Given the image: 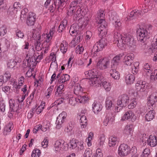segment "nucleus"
Here are the masks:
<instances>
[{
	"mask_svg": "<svg viewBox=\"0 0 157 157\" xmlns=\"http://www.w3.org/2000/svg\"><path fill=\"white\" fill-rule=\"evenodd\" d=\"M17 62L13 59L8 60L7 62V66L10 68H13L17 65Z\"/></svg>",
	"mask_w": 157,
	"mask_h": 157,
	"instance_id": "obj_43",
	"label": "nucleus"
},
{
	"mask_svg": "<svg viewBox=\"0 0 157 157\" xmlns=\"http://www.w3.org/2000/svg\"><path fill=\"white\" fill-rule=\"evenodd\" d=\"M118 154L121 156L127 155L130 152V148L128 146L125 144H121L118 148Z\"/></svg>",
	"mask_w": 157,
	"mask_h": 157,
	"instance_id": "obj_10",
	"label": "nucleus"
},
{
	"mask_svg": "<svg viewBox=\"0 0 157 157\" xmlns=\"http://www.w3.org/2000/svg\"><path fill=\"white\" fill-rule=\"evenodd\" d=\"M105 13L103 9H99L97 12L95 16V19L97 22H101V21H105L104 19Z\"/></svg>",
	"mask_w": 157,
	"mask_h": 157,
	"instance_id": "obj_17",
	"label": "nucleus"
},
{
	"mask_svg": "<svg viewBox=\"0 0 157 157\" xmlns=\"http://www.w3.org/2000/svg\"><path fill=\"white\" fill-rule=\"evenodd\" d=\"M146 82L145 81H139L136 83L135 86L137 91L138 92H143L146 90Z\"/></svg>",
	"mask_w": 157,
	"mask_h": 157,
	"instance_id": "obj_16",
	"label": "nucleus"
},
{
	"mask_svg": "<svg viewBox=\"0 0 157 157\" xmlns=\"http://www.w3.org/2000/svg\"><path fill=\"white\" fill-rule=\"evenodd\" d=\"M144 71L147 73H151L152 72V70L151 69V67L150 65L148 63H146L144 66Z\"/></svg>",
	"mask_w": 157,
	"mask_h": 157,
	"instance_id": "obj_57",
	"label": "nucleus"
},
{
	"mask_svg": "<svg viewBox=\"0 0 157 157\" xmlns=\"http://www.w3.org/2000/svg\"><path fill=\"white\" fill-rule=\"evenodd\" d=\"M143 152L146 156H148L150 153V150L148 148H146L144 149Z\"/></svg>",
	"mask_w": 157,
	"mask_h": 157,
	"instance_id": "obj_64",
	"label": "nucleus"
},
{
	"mask_svg": "<svg viewBox=\"0 0 157 157\" xmlns=\"http://www.w3.org/2000/svg\"><path fill=\"white\" fill-rule=\"evenodd\" d=\"M36 40H37L35 43V49L36 51H39L41 50V43H40L41 37L40 35L38 34L37 36H36Z\"/></svg>",
	"mask_w": 157,
	"mask_h": 157,
	"instance_id": "obj_32",
	"label": "nucleus"
},
{
	"mask_svg": "<svg viewBox=\"0 0 157 157\" xmlns=\"http://www.w3.org/2000/svg\"><path fill=\"white\" fill-rule=\"evenodd\" d=\"M121 57L120 56H116L114 57L111 61V68L117 69V66L119 63Z\"/></svg>",
	"mask_w": 157,
	"mask_h": 157,
	"instance_id": "obj_19",
	"label": "nucleus"
},
{
	"mask_svg": "<svg viewBox=\"0 0 157 157\" xmlns=\"http://www.w3.org/2000/svg\"><path fill=\"white\" fill-rule=\"evenodd\" d=\"M91 83L93 86H96L98 84H101V83L99 77H97L96 75H94L93 77L91 78Z\"/></svg>",
	"mask_w": 157,
	"mask_h": 157,
	"instance_id": "obj_34",
	"label": "nucleus"
},
{
	"mask_svg": "<svg viewBox=\"0 0 157 157\" xmlns=\"http://www.w3.org/2000/svg\"><path fill=\"white\" fill-rule=\"evenodd\" d=\"M16 36L18 37L21 38H22L24 36V33L19 30H17L16 31Z\"/></svg>",
	"mask_w": 157,
	"mask_h": 157,
	"instance_id": "obj_60",
	"label": "nucleus"
},
{
	"mask_svg": "<svg viewBox=\"0 0 157 157\" xmlns=\"http://www.w3.org/2000/svg\"><path fill=\"white\" fill-rule=\"evenodd\" d=\"M68 47V43L63 41L61 44L60 50L63 54H64L66 52Z\"/></svg>",
	"mask_w": 157,
	"mask_h": 157,
	"instance_id": "obj_36",
	"label": "nucleus"
},
{
	"mask_svg": "<svg viewBox=\"0 0 157 157\" xmlns=\"http://www.w3.org/2000/svg\"><path fill=\"white\" fill-rule=\"evenodd\" d=\"M64 86L63 84H61L59 86L57 89V90L55 92V95L58 96L59 95L61 94L64 90Z\"/></svg>",
	"mask_w": 157,
	"mask_h": 157,
	"instance_id": "obj_44",
	"label": "nucleus"
},
{
	"mask_svg": "<svg viewBox=\"0 0 157 157\" xmlns=\"http://www.w3.org/2000/svg\"><path fill=\"white\" fill-rule=\"evenodd\" d=\"M77 142L75 140H70L68 146L71 149L75 148L77 146Z\"/></svg>",
	"mask_w": 157,
	"mask_h": 157,
	"instance_id": "obj_48",
	"label": "nucleus"
},
{
	"mask_svg": "<svg viewBox=\"0 0 157 157\" xmlns=\"http://www.w3.org/2000/svg\"><path fill=\"white\" fill-rule=\"evenodd\" d=\"M64 0H56L54 1V4L50 6L48 10L52 13H53L56 7L58 6V10L59 12L61 11L64 7Z\"/></svg>",
	"mask_w": 157,
	"mask_h": 157,
	"instance_id": "obj_3",
	"label": "nucleus"
},
{
	"mask_svg": "<svg viewBox=\"0 0 157 157\" xmlns=\"http://www.w3.org/2000/svg\"><path fill=\"white\" fill-rule=\"evenodd\" d=\"M137 104V102L135 98H133L130 100V103L128 105V108L129 109H132L134 108Z\"/></svg>",
	"mask_w": 157,
	"mask_h": 157,
	"instance_id": "obj_45",
	"label": "nucleus"
},
{
	"mask_svg": "<svg viewBox=\"0 0 157 157\" xmlns=\"http://www.w3.org/2000/svg\"><path fill=\"white\" fill-rule=\"evenodd\" d=\"M10 111L11 112L16 111L17 107L15 106V102L14 101L10 99L9 101Z\"/></svg>",
	"mask_w": 157,
	"mask_h": 157,
	"instance_id": "obj_37",
	"label": "nucleus"
},
{
	"mask_svg": "<svg viewBox=\"0 0 157 157\" xmlns=\"http://www.w3.org/2000/svg\"><path fill=\"white\" fill-rule=\"evenodd\" d=\"M50 58L52 61V62L51 63L50 66V67H52V64L53 63L55 64V62L56 61V55L53 53H51L50 56Z\"/></svg>",
	"mask_w": 157,
	"mask_h": 157,
	"instance_id": "obj_56",
	"label": "nucleus"
},
{
	"mask_svg": "<svg viewBox=\"0 0 157 157\" xmlns=\"http://www.w3.org/2000/svg\"><path fill=\"white\" fill-rule=\"evenodd\" d=\"M157 52V34L154 37L151 42V45L148 48L147 52L149 54Z\"/></svg>",
	"mask_w": 157,
	"mask_h": 157,
	"instance_id": "obj_12",
	"label": "nucleus"
},
{
	"mask_svg": "<svg viewBox=\"0 0 157 157\" xmlns=\"http://www.w3.org/2000/svg\"><path fill=\"white\" fill-rule=\"evenodd\" d=\"M74 36H75V37L73 39L74 40H75V42H76L77 44L80 41V40L82 38V34L79 33L77 34H75V35Z\"/></svg>",
	"mask_w": 157,
	"mask_h": 157,
	"instance_id": "obj_53",
	"label": "nucleus"
},
{
	"mask_svg": "<svg viewBox=\"0 0 157 157\" xmlns=\"http://www.w3.org/2000/svg\"><path fill=\"white\" fill-rule=\"evenodd\" d=\"M135 76L131 74L127 75L125 77V82L127 85H131L132 84L134 81Z\"/></svg>",
	"mask_w": 157,
	"mask_h": 157,
	"instance_id": "obj_24",
	"label": "nucleus"
},
{
	"mask_svg": "<svg viewBox=\"0 0 157 157\" xmlns=\"http://www.w3.org/2000/svg\"><path fill=\"white\" fill-rule=\"evenodd\" d=\"M117 69H112L110 71V75L112 78L115 79H118L120 77V75L118 72L116 71Z\"/></svg>",
	"mask_w": 157,
	"mask_h": 157,
	"instance_id": "obj_28",
	"label": "nucleus"
},
{
	"mask_svg": "<svg viewBox=\"0 0 157 157\" xmlns=\"http://www.w3.org/2000/svg\"><path fill=\"white\" fill-rule=\"evenodd\" d=\"M150 73V81L152 82H154L157 80V70H155L153 71H152V72Z\"/></svg>",
	"mask_w": 157,
	"mask_h": 157,
	"instance_id": "obj_39",
	"label": "nucleus"
},
{
	"mask_svg": "<svg viewBox=\"0 0 157 157\" xmlns=\"http://www.w3.org/2000/svg\"><path fill=\"white\" fill-rule=\"evenodd\" d=\"M101 86H103L105 90L107 91H109L111 88L110 84L106 81L102 82L101 83Z\"/></svg>",
	"mask_w": 157,
	"mask_h": 157,
	"instance_id": "obj_38",
	"label": "nucleus"
},
{
	"mask_svg": "<svg viewBox=\"0 0 157 157\" xmlns=\"http://www.w3.org/2000/svg\"><path fill=\"white\" fill-rule=\"evenodd\" d=\"M99 48L98 46L96 44L94 45L91 50V55L93 57L96 56V53L100 51H101V50Z\"/></svg>",
	"mask_w": 157,
	"mask_h": 157,
	"instance_id": "obj_35",
	"label": "nucleus"
},
{
	"mask_svg": "<svg viewBox=\"0 0 157 157\" xmlns=\"http://www.w3.org/2000/svg\"><path fill=\"white\" fill-rule=\"evenodd\" d=\"M44 52H41L40 54L37 56V57L36 59V62H40V61L43 58V56L44 55Z\"/></svg>",
	"mask_w": 157,
	"mask_h": 157,
	"instance_id": "obj_63",
	"label": "nucleus"
},
{
	"mask_svg": "<svg viewBox=\"0 0 157 157\" xmlns=\"http://www.w3.org/2000/svg\"><path fill=\"white\" fill-rule=\"evenodd\" d=\"M69 76L67 74L63 75L61 78L58 79V82L60 83L65 82L69 79Z\"/></svg>",
	"mask_w": 157,
	"mask_h": 157,
	"instance_id": "obj_42",
	"label": "nucleus"
},
{
	"mask_svg": "<svg viewBox=\"0 0 157 157\" xmlns=\"http://www.w3.org/2000/svg\"><path fill=\"white\" fill-rule=\"evenodd\" d=\"M134 59V54L132 53H129L124 57L123 62L125 64L130 67L132 65V63H133Z\"/></svg>",
	"mask_w": 157,
	"mask_h": 157,
	"instance_id": "obj_15",
	"label": "nucleus"
},
{
	"mask_svg": "<svg viewBox=\"0 0 157 157\" xmlns=\"http://www.w3.org/2000/svg\"><path fill=\"white\" fill-rule=\"evenodd\" d=\"M67 116V114L65 112H63L59 114L57 117L56 122V128L59 129L62 127V124L64 121V120Z\"/></svg>",
	"mask_w": 157,
	"mask_h": 157,
	"instance_id": "obj_11",
	"label": "nucleus"
},
{
	"mask_svg": "<svg viewBox=\"0 0 157 157\" xmlns=\"http://www.w3.org/2000/svg\"><path fill=\"white\" fill-rule=\"evenodd\" d=\"M80 123L82 128H84L86 127L87 125V120L86 116L84 115H80Z\"/></svg>",
	"mask_w": 157,
	"mask_h": 157,
	"instance_id": "obj_26",
	"label": "nucleus"
},
{
	"mask_svg": "<svg viewBox=\"0 0 157 157\" xmlns=\"http://www.w3.org/2000/svg\"><path fill=\"white\" fill-rule=\"evenodd\" d=\"M139 63L136 62L134 63L131 66L129 67V70L134 75H136L138 71V66Z\"/></svg>",
	"mask_w": 157,
	"mask_h": 157,
	"instance_id": "obj_20",
	"label": "nucleus"
},
{
	"mask_svg": "<svg viewBox=\"0 0 157 157\" xmlns=\"http://www.w3.org/2000/svg\"><path fill=\"white\" fill-rule=\"evenodd\" d=\"M42 125L41 124H38L35 127L33 130V132L34 133H36L39 130H42Z\"/></svg>",
	"mask_w": 157,
	"mask_h": 157,
	"instance_id": "obj_61",
	"label": "nucleus"
},
{
	"mask_svg": "<svg viewBox=\"0 0 157 157\" xmlns=\"http://www.w3.org/2000/svg\"><path fill=\"white\" fill-rule=\"evenodd\" d=\"M29 56H29V54L26 56V59L24 61L25 66L26 67H29L33 69L36 64V59L35 57L32 56H30V55Z\"/></svg>",
	"mask_w": 157,
	"mask_h": 157,
	"instance_id": "obj_7",
	"label": "nucleus"
},
{
	"mask_svg": "<svg viewBox=\"0 0 157 157\" xmlns=\"http://www.w3.org/2000/svg\"><path fill=\"white\" fill-rule=\"evenodd\" d=\"M147 141L148 145L151 147H155L157 144V137L155 136L150 135Z\"/></svg>",
	"mask_w": 157,
	"mask_h": 157,
	"instance_id": "obj_18",
	"label": "nucleus"
},
{
	"mask_svg": "<svg viewBox=\"0 0 157 157\" xmlns=\"http://www.w3.org/2000/svg\"><path fill=\"white\" fill-rule=\"evenodd\" d=\"M0 77H2V78H3L2 79L3 80H4V82H6L10 79L11 77L10 73L9 71H6L3 75H1Z\"/></svg>",
	"mask_w": 157,
	"mask_h": 157,
	"instance_id": "obj_47",
	"label": "nucleus"
},
{
	"mask_svg": "<svg viewBox=\"0 0 157 157\" xmlns=\"http://www.w3.org/2000/svg\"><path fill=\"white\" fill-rule=\"evenodd\" d=\"M92 106L93 111L96 114H97L102 109V106L101 105L95 102L94 103Z\"/></svg>",
	"mask_w": 157,
	"mask_h": 157,
	"instance_id": "obj_23",
	"label": "nucleus"
},
{
	"mask_svg": "<svg viewBox=\"0 0 157 157\" xmlns=\"http://www.w3.org/2000/svg\"><path fill=\"white\" fill-rule=\"evenodd\" d=\"M78 26L76 24H73L71 27L69 33L71 35H75L79 33Z\"/></svg>",
	"mask_w": 157,
	"mask_h": 157,
	"instance_id": "obj_22",
	"label": "nucleus"
},
{
	"mask_svg": "<svg viewBox=\"0 0 157 157\" xmlns=\"http://www.w3.org/2000/svg\"><path fill=\"white\" fill-rule=\"evenodd\" d=\"M92 154V150L90 148L86 149L83 154L84 157H90Z\"/></svg>",
	"mask_w": 157,
	"mask_h": 157,
	"instance_id": "obj_52",
	"label": "nucleus"
},
{
	"mask_svg": "<svg viewBox=\"0 0 157 157\" xmlns=\"http://www.w3.org/2000/svg\"><path fill=\"white\" fill-rule=\"evenodd\" d=\"M50 41V40L48 41V39H46V40H45L44 42L43 45V47H44L45 48L44 52V53H46L48 52L51 45Z\"/></svg>",
	"mask_w": 157,
	"mask_h": 157,
	"instance_id": "obj_41",
	"label": "nucleus"
},
{
	"mask_svg": "<svg viewBox=\"0 0 157 157\" xmlns=\"http://www.w3.org/2000/svg\"><path fill=\"white\" fill-rule=\"evenodd\" d=\"M117 142L116 137L114 136H110L109 139V145L110 147H114Z\"/></svg>",
	"mask_w": 157,
	"mask_h": 157,
	"instance_id": "obj_31",
	"label": "nucleus"
},
{
	"mask_svg": "<svg viewBox=\"0 0 157 157\" xmlns=\"http://www.w3.org/2000/svg\"><path fill=\"white\" fill-rule=\"evenodd\" d=\"M48 143V140L46 139H44L41 142V145L44 148H45L47 147Z\"/></svg>",
	"mask_w": 157,
	"mask_h": 157,
	"instance_id": "obj_62",
	"label": "nucleus"
},
{
	"mask_svg": "<svg viewBox=\"0 0 157 157\" xmlns=\"http://www.w3.org/2000/svg\"><path fill=\"white\" fill-rule=\"evenodd\" d=\"M54 33V31L52 30H50L49 33L48 34H44L45 37L48 39V41L51 40L52 39V36Z\"/></svg>",
	"mask_w": 157,
	"mask_h": 157,
	"instance_id": "obj_54",
	"label": "nucleus"
},
{
	"mask_svg": "<svg viewBox=\"0 0 157 157\" xmlns=\"http://www.w3.org/2000/svg\"><path fill=\"white\" fill-rule=\"evenodd\" d=\"M36 18V14L33 12H30L28 15L26 23L29 26H31L34 25Z\"/></svg>",
	"mask_w": 157,
	"mask_h": 157,
	"instance_id": "obj_14",
	"label": "nucleus"
},
{
	"mask_svg": "<svg viewBox=\"0 0 157 157\" xmlns=\"http://www.w3.org/2000/svg\"><path fill=\"white\" fill-rule=\"evenodd\" d=\"M74 92L77 95H81L82 93V89L79 84L76 85L74 87Z\"/></svg>",
	"mask_w": 157,
	"mask_h": 157,
	"instance_id": "obj_29",
	"label": "nucleus"
},
{
	"mask_svg": "<svg viewBox=\"0 0 157 157\" xmlns=\"http://www.w3.org/2000/svg\"><path fill=\"white\" fill-rule=\"evenodd\" d=\"M40 154V151L38 149H36L33 151L31 156L32 157H39Z\"/></svg>",
	"mask_w": 157,
	"mask_h": 157,
	"instance_id": "obj_50",
	"label": "nucleus"
},
{
	"mask_svg": "<svg viewBox=\"0 0 157 157\" xmlns=\"http://www.w3.org/2000/svg\"><path fill=\"white\" fill-rule=\"evenodd\" d=\"M133 125L132 124H128L127 125L124 129L123 133L126 136L130 135L131 132L133 129Z\"/></svg>",
	"mask_w": 157,
	"mask_h": 157,
	"instance_id": "obj_27",
	"label": "nucleus"
},
{
	"mask_svg": "<svg viewBox=\"0 0 157 157\" xmlns=\"http://www.w3.org/2000/svg\"><path fill=\"white\" fill-rule=\"evenodd\" d=\"M74 123L71 122L69 123V125L65 128V131L66 132H68L71 131L74 127Z\"/></svg>",
	"mask_w": 157,
	"mask_h": 157,
	"instance_id": "obj_51",
	"label": "nucleus"
},
{
	"mask_svg": "<svg viewBox=\"0 0 157 157\" xmlns=\"http://www.w3.org/2000/svg\"><path fill=\"white\" fill-rule=\"evenodd\" d=\"M67 145L63 140H57L54 144V149L55 151L58 152L60 151L66 150L67 148Z\"/></svg>",
	"mask_w": 157,
	"mask_h": 157,
	"instance_id": "obj_6",
	"label": "nucleus"
},
{
	"mask_svg": "<svg viewBox=\"0 0 157 157\" xmlns=\"http://www.w3.org/2000/svg\"><path fill=\"white\" fill-rule=\"evenodd\" d=\"M110 60L108 58H104L99 60L96 65L97 68L101 70L105 69L108 67Z\"/></svg>",
	"mask_w": 157,
	"mask_h": 157,
	"instance_id": "obj_4",
	"label": "nucleus"
},
{
	"mask_svg": "<svg viewBox=\"0 0 157 157\" xmlns=\"http://www.w3.org/2000/svg\"><path fill=\"white\" fill-rule=\"evenodd\" d=\"M50 124L48 121H44L43 123V127L42 126V131L44 132L49 130L50 127Z\"/></svg>",
	"mask_w": 157,
	"mask_h": 157,
	"instance_id": "obj_40",
	"label": "nucleus"
},
{
	"mask_svg": "<svg viewBox=\"0 0 157 157\" xmlns=\"http://www.w3.org/2000/svg\"><path fill=\"white\" fill-rule=\"evenodd\" d=\"M105 140V136L104 135H102L99 139V144L98 147L99 148H102L104 144Z\"/></svg>",
	"mask_w": 157,
	"mask_h": 157,
	"instance_id": "obj_49",
	"label": "nucleus"
},
{
	"mask_svg": "<svg viewBox=\"0 0 157 157\" xmlns=\"http://www.w3.org/2000/svg\"><path fill=\"white\" fill-rule=\"evenodd\" d=\"M109 16L110 20L113 21L114 22L116 29H120L121 28V23L120 22L119 17L116 13L114 12H111V15H109Z\"/></svg>",
	"mask_w": 157,
	"mask_h": 157,
	"instance_id": "obj_8",
	"label": "nucleus"
},
{
	"mask_svg": "<svg viewBox=\"0 0 157 157\" xmlns=\"http://www.w3.org/2000/svg\"><path fill=\"white\" fill-rule=\"evenodd\" d=\"M6 105L5 101L3 99L0 101V110L4 112L5 110Z\"/></svg>",
	"mask_w": 157,
	"mask_h": 157,
	"instance_id": "obj_55",
	"label": "nucleus"
},
{
	"mask_svg": "<svg viewBox=\"0 0 157 157\" xmlns=\"http://www.w3.org/2000/svg\"><path fill=\"white\" fill-rule=\"evenodd\" d=\"M101 50L107 45V40L105 38H101L98 42L96 43Z\"/></svg>",
	"mask_w": 157,
	"mask_h": 157,
	"instance_id": "obj_30",
	"label": "nucleus"
},
{
	"mask_svg": "<svg viewBox=\"0 0 157 157\" xmlns=\"http://www.w3.org/2000/svg\"><path fill=\"white\" fill-rule=\"evenodd\" d=\"M98 30L99 36L104 37L107 34V25L105 21H101V22H98Z\"/></svg>",
	"mask_w": 157,
	"mask_h": 157,
	"instance_id": "obj_2",
	"label": "nucleus"
},
{
	"mask_svg": "<svg viewBox=\"0 0 157 157\" xmlns=\"http://www.w3.org/2000/svg\"><path fill=\"white\" fill-rule=\"evenodd\" d=\"M114 37L118 42L117 46L122 49L126 47V44L130 47H132L134 44L133 39L129 34L126 33L121 34L116 32L114 33Z\"/></svg>",
	"mask_w": 157,
	"mask_h": 157,
	"instance_id": "obj_1",
	"label": "nucleus"
},
{
	"mask_svg": "<svg viewBox=\"0 0 157 157\" xmlns=\"http://www.w3.org/2000/svg\"><path fill=\"white\" fill-rule=\"evenodd\" d=\"M83 142L80 141L78 142V146L77 147L78 151H79L82 150L84 149Z\"/></svg>",
	"mask_w": 157,
	"mask_h": 157,
	"instance_id": "obj_58",
	"label": "nucleus"
},
{
	"mask_svg": "<svg viewBox=\"0 0 157 157\" xmlns=\"http://www.w3.org/2000/svg\"><path fill=\"white\" fill-rule=\"evenodd\" d=\"M113 103L110 98H107L105 101V107L107 109H110L112 107Z\"/></svg>",
	"mask_w": 157,
	"mask_h": 157,
	"instance_id": "obj_46",
	"label": "nucleus"
},
{
	"mask_svg": "<svg viewBox=\"0 0 157 157\" xmlns=\"http://www.w3.org/2000/svg\"><path fill=\"white\" fill-rule=\"evenodd\" d=\"M129 100V97L127 95L122 94L118 97L117 104L121 108L127 105Z\"/></svg>",
	"mask_w": 157,
	"mask_h": 157,
	"instance_id": "obj_9",
	"label": "nucleus"
},
{
	"mask_svg": "<svg viewBox=\"0 0 157 157\" xmlns=\"http://www.w3.org/2000/svg\"><path fill=\"white\" fill-rule=\"evenodd\" d=\"M88 99V97L86 96L80 95L75 98V101L84 104L87 101Z\"/></svg>",
	"mask_w": 157,
	"mask_h": 157,
	"instance_id": "obj_25",
	"label": "nucleus"
},
{
	"mask_svg": "<svg viewBox=\"0 0 157 157\" xmlns=\"http://www.w3.org/2000/svg\"><path fill=\"white\" fill-rule=\"evenodd\" d=\"M137 38L143 42H145L148 38L147 30L143 28H140L137 30Z\"/></svg>",
	"mask_w": 157,
	"mask_h": 157,
	"instance_id": "obj_5",
	"label": "nucleus"
},
{
	"mask_svg": "<svg viewBox=\"0 0 157 157\" xmlns=\"http://www.w3.org/2000/svg\"><path fill=\"white\" fill-rule=\"evenodd\" d=\"M134 116V114L131 110H128L122 116L121 120L124 121L132 118Z\"/></svg>",
	"mask_w": 157,
	"mask_h": 157,
	"instance_id": "obj_21",
	"label": "nucleus"
},
{
	"mask_svg": "<svg viewBox=\"0 0 157 157\" xmlns=\"http://www.w3.org/2000/svg\"><path fill=\"white\" fill-rule=\"evenodd\" d=\"M157 97V93L156 92L153 93L148 98V101L147 105L150 108L153 109L155 106V102L157 101L156 98Z\"/></svg>",
	"mask_w": 157,
	"mask_h": 157,
	"instance_id": "obj_13",
	"label": "nucleus"
},
{
	"mask_svg": "<svg viewBox=\"0 0 157 157\" xmlns=\"http://www.w3.org/2000/svg\"><path fill=\"white\" fill-rule=\"evenodd\" d=\"M34 92H33L30 95V96L28 98L27 102L29 104H31L32 101L34 97Z\"/></svg>",
	"mask_w": 157,
	"mask_h": 157,
	"instance_id": "obj_59",
	"label": "nucleus"
},
{
	"mask_svg": "<svg viewBox=\"0 0 157 157\" xmlns=\"http://www.w3.org/2000/svg\"><path fill=\"white\" fill-rule=\"evenodd\" d=\"M155 112V111L152 110H150L148 111L146 115V119L147 121H150L152 120L154 117V115Z\"/></svg>",
	"mask_w": 157,
	"mask_h": 157,
	"instance_id": "obj_33",
	"label": "nucleus"
}]
</instances>
